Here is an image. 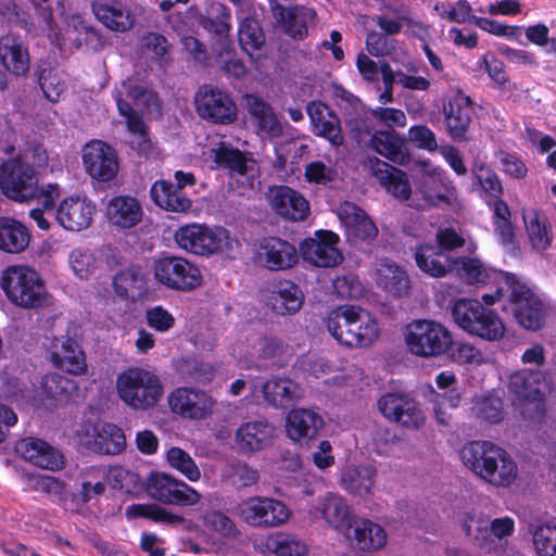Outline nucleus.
<instances>
[{"instance_id": "1", "label": "nucleus", "mask_w": 556, "mask_h": 556, "mask_svg": "<svg viewBox=\"0 0 556 556\" xmlns=\"http://www.w3.org/2000/svg\"><path fill=\"white\" fill-rule=\"evenodd\" d=\"M26 157H10L0 165L1 191L7 198L20 204H26L38 197L43 208H54L61 195L59 187L49 185L39 192L37 174Z\"/></svg>"}, {"instance_id": "2", "label": "nucleus", "mask_w": 556, "mask_h": 556, "mask_svg": "<svg viewBox=\"0 0 556 556\" xmlns=\"http://www.w3.org/2000/svg\"><path fill=\"white\" fill-rule=\"evenodd\" d=\"M124 96L131 99L132 103L138 109L149 114L160 113L161 105L159 98L155 92L138 85L132 78L124 80L122 86L116 88L113 92L118 112L126 118L128 131L135 136L131 146L139 152H146L150 147L146 125L131 105L124 99Z\"/></svg>"}, {"instance_id": "3", "label": "nucleus", "mask_w": 556, "mask_h": 556, "mask_svg": "<svg viewBox=\"0 0 556 556\" xmlns=\"http://www.w3.org/2000/svg\"><path fill=\"white\" fill-rule=\"evenodd\" d=\"M38 26L60 47L70 45L75 49L86 48L99 52L106 43L101 31L78 14L67 17L64 31L60 34L55 29L52 12L43 9L38 16Z\"/></svg>"}, {"instance_id": "4", "label": "nucleus", "mask_w": 556, "mask_h": 556, "mask_svg": "<svg viewBox=\"0 0 556 556\" xmlns=\"http://www.w3.org/2000/svg\"><path fill=\"white\" fill-rule=\"evenodd\" d=\"M453 320L464 331L486 341L504 337L505 325L498 314L477 300H457L451 311Z\"/></svg>"}, {"instance_id": "5", "label": "nucleus", "mask_w": 556, "mask_h": 556, "mask_svg": "<svg viewBox=\"0 0 556 556\" xmlns=\"http://www.w3.org/2000/svg\"><path fill=\"white\" fill-rule=\"evenodd\" d=\"M119 399L135 410H147L157 404L163 395L160 378L142 368H128L116 378Z\"/></svg>"}, {"instance_id": "6", "label": "nucleus", "mask_w": 556, "mask_h": 556, "mask_svg": "<svg viewBox=\"0 0 556 556\" xmlns=\"http://www.w3.org/2000/svg\"><path fill=\"white\" fill-rule=\"evenodd\" d=\"M0 285L8 299L20 307L38 308L47 301L48 292L43 280L28 266L8 267L3 270Z\"/></svg>"}, {"instance_id": "7", "label": "nucleus", "mask_w": 556, "mask_h": 556, "mask_svg": "<svg viewBox=\"0 0 556 556\" xmlns=\"http://www.w3.org/2000/svg\"><path fill=\"white\" fill-rule=\"evenodd\" d=\"M405 343L408 350L420 357H435L452 348L451 332L440 323L418 319L407 325Z\"/></svg>"}, {"instance_id": "8", "label": "nucleus", "mask_w": 556, "mask_h": 556, "mask_svg": "<svg viewBox=\"0 0 556 556\" xmlns=\"http://www.w3.org/2000/svg\"><path fill=\"white\" fill-rule=\"evenodd\" d=\"M504 283L507 286V299L510 311L517 323L528 330H538L544 323V306L542 301L514 274L504 273Z\"/></svg>"}, {"instance_id": "9", "label": "nucleus", "mask_w": 556, "mask_h": 556, "mask_svg": "<svg viewBox=\"0 0 556 556\" xmlns=\"http://www.w3.org/2000/svg\"><path fill=\"white\" fill-rule=\"evenodd\" d=\"M153 275L161 286L174 291L189 292L202 285L199 267L181 256L165 255L156 258Z\"/></svg>"}, {"instance_id": "10", "label": "nucleus", "mask_w": 556, "mask_h": 556, "mask_svg": "<svg viewBox=\"0 0 556 556\" xmlns=\"http://www.w3.org/2000/svg\"><path fill=\"white\" fill-rule=\"evenodd\" d=\"M377 407L387 420L405 430L417 431L426 424L419 402L406 393H386L379 397Z\"/></svg>"}, {"instance_id": "11", "label": "nucleus", "mask_w": 556, "mask_h": 556, "mask_svg": "<svg viewBox=\"0 0 556 556\" xmlns=\"http://www.w3.org/2000/svg\"><path fill=\"white\" fill-rule=\"evenodd\" d=\"M146 491L155 501L169 505L194 506L202 498L195 489L164 472H151Z\"/></svg>"}, {"instance_id": "12", "label": "nucleus", "mask_w": 556, "mask_h": 556, "mask_svg": "<svg viewBox=\"0 0 556 556\" xmlns=\"http://www.w3.org/2000/svg\"><path fill=\"white\" fill-rule=\"evenodd\" d=\"M227 239L224 228L212 229L199 224L182 226L175 233V241L180 249L202 256L218 252Z\"/></svg>"}, {"instance_id": "13", "label": "nucleus", "mask_w": 556, "mask_h": 556, "mask_svg": "<svg viewBox=\"0 0 556 556\" xmlns=\"http://www.w3.org/2000/svg\"><path fill=\"white\" fill-rule=\"evenodd\" d=\"M340 238L330 230H317L314 237L306 238L300 244V254L311 265L323 268L338 266L343 255L338 248Z\"/></svg>"}, {"instance_id": "14", "label": "nucleus", "mask_w": 556, "mask_h": 556, "mask_svg": "<svg viewBox=\"0 0 556 556\" xmlns=\"http://www.w3.org/2000/svg\"><path fill=\"white\" fill-rule=\"evenodd\" d=\"M195 108L202 118L216 124H230L237 117V106L230 96L210 85L198 90Z\"/></svg>"}, {"instance_id": "15", "label": "nucleus", "mask_w": 556, "mask_h": 556, "mask_svg": "<svg viewBox=\"0 0 556 556\" xmlns=\"http://www.w3.org/2000/svg\"><path fill=\"white\" fill-rule=\"evenodd\" d=\"M86 173L98 181H111L118 173L116 151L102 140H91L81 151Z\"/></svg>"}, {"instance_id": "16", "label": "nucleus", "mask_w": 556, "mask_h": 556, "mask_svg": "<svg viewBox=\"0 0 556 556\" xmlns=\"http://www.w3.org/2000/svg\"><path fill=\"white\" fill-rule=\"evenodd\" d=\"M238 513L253 527H278L289 519L287 506L269 497H251L239 505Z\"/></svg>"}, {"instance_id": "17", "label": "nucleus", "mask_w": 556, "mask_h": 556, "mask_svg": "<svg viewBox=\"0 0 556 556\" xmlns=\"http://www.w3.org/2000/svg\"><path fill=\"white\" fill-rule=\"evenodd\" d=\"M49 353L51 363L60 370L76 376L87 371L85 352L77 339L68 333L54 337Z\"/></svg>"}, {"instance_id": "18", "label": "nucleus", "mask_w": 556, "mask_h": 556, "mask_svg": "<svg viewBox=\"0 0 556 556\" xmlns=\"http://www.w3.org/2000/svg\"><path fill=\"white\" fill-rule=\"evenodd\" d=\"M173 413L189 419H203L210 415L215 401L206 392L194 388H177L168 396Z\"/></svg>"}, {"instance_id": "19", "label": "nucleus", "mask_w": 556, "mask_h": 556, "mask_svg": "<svg viewBox=\"0 0 556 556\" xmlns=\"http://www.w3.org/2000/svg\"><path fill=\"white\" fill-rule=\"evenodd\" d=\"M462 528L467 536L483 544L494 539L502 540L510 536L515 530V521L508 516L490 519L467 514L463 518Z\"/></svg>"}, {"instance_id": "20", "label": "nucleus", "mask_w": 556, "mask_h": 556, "mask_svg": "<svg viewBox=\"0 0 556 556\" xmlns=\"http://www.w3.org/2000/svg\"><path fill=\"white\" fill-rule=\"evenodd\" d=\"M91 10L99 23L114 33H127L136 23L134 10L122 0H93Z\"/></svg>"}, {"instance_id": "21", "label": "nucleus", "mask_w": 556, "mask_h": 556, "mask_svg": "<svg viewBox=\"0 0 556 556\" xmlns=\"http://www.w3.org/2000/svg\"><path fill=\"white\" fill-rule=\"evenodd\" d=\"M309 515L315 519H324L334 530L345 533L351 532L355 519L346 501L334 493L319 497L316 505L309 509Z\"/></svg>"}, {"instance_id": "22", "label": "nucleus", "mask_w": 556, "mask_h": 556, "mask_svg": "<svg viewBox=\"0 0 556 556\" xmlns=\"http://www.w3.org/2000/svg\"><path fill=\"white\" fill-rule=\"evenodd\" d=\"M258 258L269 270L292 268L299 261L295 247L287 240L268 237L261 241Z\"/></svg>"}, {"instance_id": "23", "label": "nucleus", "mask_w": 556, "mask_h": 556, "mask_svg": "<svg viewBox=\"0 0 556 556\" xmlns=\"http://www.w3.org/2000/svg\"><path fill=\"white\" fill-rule=\"evenodd\" d=\"M276 428L267 420H254L242 424L235 434L236 443L243 453H253L271 445Z\"/></svg>"}, {"instance_id": "24", "label": "nucleus", "mask_w": 556, "mask_h": 556, "mask_svg": "<svg viewBox=\"0 0 556 556\" xmlns=\"http://www.w3.org/2000/svg\"><path fill=\"white\" fill-rule=\"evenodd\" d=\"M15 451L24 459L37 467L56 470L63 465L62 454L48 442L38 438H24L15 445Z\"/></svg>"}, {"instance_id": "25", "label": "nucleus", "mask_w": 556, "mask_h": 556, "mask_svg": "<svg viewBox=\"0 0 556 556\" xmlns=\"http://www.w3.org/2000/svg\"><path fill=\"white\" fill-rule=\"evenodd\" d=\"M323 427V417L309 408H293L286 418L287 435L294 442L314 440Z\"/></svg>"}, {"instance_id": "26", "label": "nucleus", "mask_w": 556, "mask_h": 556, "mask_svg": "<svg viewBox=\"0 0 556 556\" xmlns=\"http://www.w3.org/2000/svg\"><path fill=\"white\" fill-rule=\"evenodd\" d=\"M446 131L454 140L465 138L471 122L472 106L469 97L456 93L443 105Z\"/></svg>"}, {"instance_id": "27", "label": "nucleus", "mask_w": 556, "mask_h": 556, "mask_svg": "<svg viewBox=\"0 0 556 556\" xmlns=\"http://www.w3.org/2000/svg\"><path fill=\"white\" fill-rule=\"evenodd\" d=\"M245 105L249 114L255 123L257 135L262 139L273 140L282 135L283 125L273 108L262 98L248 94Z\"/></svg>"}, {"instance_id": "28", "label": "nucleus", "mask_w": 556, "mask_h": 556, "mask_svg": "<svg viewBox=\"0 0 556 556\" xmlns=\"http://www.w3.org/2000/svg\"><path fill=\"white\" fill-rule=\"evenodd\" d=\"M273 14L285 33L294 39L304 38L307 35V27L316 18V13L313 9L302 5L286 8L277 3L273 7Z\"/></svg>"}, {"instance_id": "29", "label": "nucleus", "mask_w": 556, "mask_h": 556, "mask_svg": "<svg viewBox=\"0 0 556 556\" xmlns=\"http://www.w3.org/2000/svg\"><path fill=\"white\" fill-rule=\"evenodd\" d=\"M344 345L349 348H367L379 337L376 319L365 309L354 306L351 325H345Z\"/></svg>"}, {"instance_id": "30", "label": "nucleus", "mask_w": 556, "mask_h": 556, "mask_svg": "<svg viewBox=\"0 0 556 556\" xmlns=\"http://www.w3.org/2000/svg\"><path fill=\"white\" fill-rule=\"evenodd\" d=\"M306 111L316 136L327 139L334 147L343 143L340 119L326 104L314 101L308 103Z\"/></svg>"}, {"instance_id": "31", "label": "nucleus", "mask_w": 556, "mask_h": 556, "mask_svg": "<svg viewBox=\"0 0 556 556\" xmlns=\"http://www.w3.org/2000/svg\"><path fill=\"white\" fill-rule=\"evenodd\" d=\"M500 446L490 441H471L463 446L459 455L463 464L484 480Z\"/></svg>"}, {"instance_id": "32", "label": "nucleus", "mask_w": 556, "mask_h": 556, "mask_svg": "<svg viewBox=\"0 0 556 556\" xmlns=\"http://www.w3.org/2000/svg\"><path fill=\"white\" fill-rule=\"evenodd\" d=\"M0 62L14 76H23L28 72L29 53L20 37L7 35L0 38Z\"/></svg>"}, {"instance_id": "33", "label": "nucleus", "mask_w": 556, "mask_h": 556, "mask_svg": "<svg viewBox=\"0 0 556 556\" xmlns=\"http://www.w3.org/2000/svg\"><path fill=\"white\" fill-rule=\"evenodd\" d=\"M370 168L372 175L389 193L402 200L410 197L409 180L403 170L379 159L370 160Z\"/></svg>"}, {"instance_id": "34", "label": "nucleus", "mask_w": 556, "mask_h": 556, "mask_svg": "<svg viewBox=\"0 0 556 556\" xmlns=\"http://www.w3.org/2000/svg\"><path fill=\"white\" fill-rule=\"evenodd\" d=\"M376 283L393 296H402L408 292L407 273L390 260H381L375 274Z\"/></svg>"}, {"instance_id": "35", "label": "nucleus", "mask_w": 556, "mask_h": 556, "mask_svg": "<svg viewBox=\"0 0 556 556\" xmlns=\"http://www.w3.org/2000/svg\"><path fill=\"white\" fill-rule=\"evenodd\" d=\"M371 148L391 162L405 165L409 154L405 148L404 139L394 130H378L370 140Z\"/></svg>"}, {"instance_id": "36", "label": "nucleus", "mask_w": 556, "mask_h": 556, "mask_svg": "<svg viewBox=\"0 0 556 556\" xmlns=\"http://www.w3.org/2000/svg\"><path fill=\"white\" fill-rule=\"evenodd\" d=\"M303 302L302 290L291 281L279 282L269 298L273 311L279 315L295 314L302 307Z\"/></svg>"}, {"instance_id": "37", "label": "nucleus", "mask_w": 556, "mask_h": 556, "mask_svg": "<svg viewBox=\"0 0 556 556\" xmlns=\"http://www.w3.org/2000/svg\"><path fill=\"white\" fill-rule=\"evenodd\" d=\"M265 401L273 407L286 408L300 397L298 383L287 378L268 379L262 388Z\"/></svg>"}, {"instance_id": "38", "label": "nucleus", "mask_w": 556, "mask_h": 556, "mask_svg": "<svg viewBox=\"0 0 556 556\" xmlns=\"http://www.w3.org/2000/svg\"><path fill=\"white\" fill-rule=\"evenodd\" d=\"M30 241L27 227L11 218H0V250L7 253L24 251Z\"/></svg>"}, {"instance_id": "39", "label": "nucleus", "mask_w": 556, "mask_h": 556, "mask_svg": "<svg viewBox=\"0 0 556 556\" xmlns=\"http://www.w3.org/2000/svg\"><path fill=\"white\" fill-rule=\"evenodd\" d=\"M351 530L356 546L362 551H376L386 544L384 530L368 519H354ZM346 536L352 538L350 532H346Z\"/></svg>"}, {"instance_id": "40", "label": "nucleus", "mask_w": 556, "mask_h": 556, "mask_svg": "<svg viewBox=\"0 0 556 556\" xmlns=\"http://www.w3.org/2000/svg\"><path fill=\"white\" fill-rule=\"evenodd\" d=\"M115 292L125 300H137L147 292L146 275L139 266L117 273L113 281Z\"/></svg>"}, {"instance_id": "41", "label": "nucleus", "mask_w": 556, "mask_h": 556, "mask_svg": "<svg viewBox=\"0 0 556 556\" xmlns=\"http://www.w3.org/2000/svg\"><path fill=\"white\" fill-rule=\"evenodd\" d=\"M376 469L369 465L349 466L342 470L341 486L355 495L368 494L375 485Z\"/></svg>"}, {"instance_id": "42", "label": "nucleus", "mask_w": 556, "mask_h": 556, "mask_svg": "<svg viewBox=\"0 0 556 556\" xmlns=\"http://www.w3.org/2000/svg\"><path fill=\"white\" fill-rule=\"evenodd\" d=\"M488 473L489 476L484 478L485 482L497 488H508L517 479L518 467L513 457L500 447Z\"/></svg>"}, {"instance_id": "43", "label": "nucleus", "mask_w": 556, "mask_h": 556, "mask_svg": "<svg viewBox=\"0 0 556 556\" xmlns=\"http://www.w3.org/2000/svg\"><path fill=\"white\" fill-rule=\"evenodd\" d=\"M150 195L159 208H190L192 204L184 190L176 189L166 180L155 181L150 189Z\"/></svg>"}, {"instance_id": "44", "label": "nucleus", "mask_w": 556, "mask_h": 556, "mask_svg": "<svg viewBox=\"0 0 556 556\" xmlns=\"http://www.w3.org/2000/svg\"><path fill=\"white\" fill-rule=\"evenodd\" d=\"M472 174L484 193L490 198V205L493 204L494 208H508V205L502 200L503 186L501 179L488 164L476 161L472 165Z\"/></svg>"}, {"instance_id": "45", "label": "nucleus", "mask_w": 556, "mask_h": 556, "mask_svg": "<svg viewBox=\"0 0 556 556\" xmlns=\"http://www.w3.org/2000/svg\"><path fill=\"white\" fill-rule=\"evenodd\" d=\"M255 15L256 9L250 12L245 11L243 15L238 14V18L241 20L238 29L239 43L249 55H253L260 50L265 41L264 33L255 20Z\"/></svg>"}, {"instance_id": "46", "label": "nucleus", "mask_w": 556, "mask_h": 556, "mask_svg": "<svg viewBox=\"0 0 556 556\" xmlns=\"http://www.w3.org/2000/svg\"><path fill=\"white\" fill-rule=\"evenodd\" d=\"M543 375L539 370L522 369L514 372L509 378V390L519 399L536 401L540 397V384Z\"/></svg>"}, {"instance_id": "47", "label": "nucleus", "mask_w": 556, "mask_h": 556, "mask_svg": "<svg viewBox=\"0 0 556 556\" xmlns=\"http://www.w3.org/2000/svg\"><path fill=\"white\" fill-rule=\"evenodd\" d=\"M522 219L530 243L536 251H544L551 245V227L545 216L539 211H523Z\"/></svg>"}, {"instance_id": "48", "label": "nucleus", "mask_w": 556, "mask_h": 556, "mask_svg": "<svg viewBox=\"0 0 556 556\" xmlns=\"http://www.w3.org/2000/svg\"><path fill=\"white\" fill-rule=\"evenodd\" d=\"M126 445L123 430L113 424H99L94 427V447L102 454L115 455Z\"/></svg>"}, {"instance_id": "49", "label": "nucleus", "mask_w": 556, "mask_h": 556, "mask_svg": "<svg viewBox=\"0 0 556 556\" xmlns=\"http://www.w3.org/2000/svg\"><path fill=\"white\" fill-rule=\"evenodd\" d=\"M127 518H147L170 527L184 526L186 519L181 515L173 514L156 504H132L126 508Z\"/></svg>"}, {"instance_id": "50", "label": "nucleus", "mask_w": 556, "mask_h": 556, "mask_svg": "<svg viewBox=\"0 0 556 556\" xmlns=\"http://www.w3.org/2000/svg\"><path fill=\"white\" fill-rule=\"evenodd\" d=\"M338 217L344 224L349 236L368 240L374 239L378 233L375 223L366 211H338Z\"/></svg>"}, {"instance_id": "51", "label": "nucleus", "mask_w": 556, "mask_h": 556, "mask_svg": "<svg viewBox=\"0 0 556 556\" xmlns=\"http://www.w3.org/2000/svg\"><path fill=\"white\" fill-rule=\"evenodd\" d=\"M432 11L441 18L448 23L471 24L473 18V10L469 1H435Z\"/></svg>"}, {"instance_id": "52", "label": "nucleus", "mask_w": 556, "mask_h": 556, "mask_svg": "<svg viewBox=\"0 0 556 556\" xmlns=\"http://www.w3.org/2000/svg\"><path fill=\"white\" fill-rule=\"evenodd\" d=\"M266 197L273 208H308L306 199L288 186H274L268 189Z\"/></svg>"}, {"instance_id": "53", "label": "nucleus", "mask_w": 556, "mask_h": 556, "mask_svg": "<svg viewBox=\"0 0 556 556\" xmlns=\"http://www.w3.org/2000/svg\"><path fill=\"white\" fill-rule=\"evenodd\" d=\"M441 256V254H435L433 249L429 247H420L415 253L418 267L433 277H443L454 269V262H450L447 258L445 262H442L440 260Z\"/></svg>"}, {"instance_id": "54", "label": "nucleus", "mask_w": 556, "mask_h": 556, "mask_svg": "<svg viewBox=\"0 0 556 556\" xmlns=\"http://www.w3.org/2000/svg\"><path fill=\"white\" fill-rule=\"evenodd\" d=\"M533 547L539 556H553L556 552V526L548 522L530 526Z\"/></svg>"}, {"instance_id": "55", "label": "nucleus", "mask_w": 556, "mask_h": 556, "mask_svg": "<svg viewBox=\"0 0 556 556\" xmlns=\"http://www.w3.org/2000/svg\"><path fill=\"white\" fill-rule=\"evenodd\" d=\"M168 465L186 477L190 482H197L201 478V470L191 455L185 450L173 446L166 453Z\"/></svg>"}, {"instance_id": "56", "label": "nucleus", "mask_w": 556, "mask_h": 556, "mask_svg": "<svg viewBox=\"0 0 556 556\" xmlns=\"http://www.w3.org/2000/svg\"><path fill=\"white\" fill-rule=\"evenodd\" d=\"M267 547L278 556H304L307 553L304 542L283 533L268 538Z\"/></svg>"}, {"instance_id": "57", "label": "nucleus", "mask_w": 556, "mask_h": 556, "mask_svg": "<svg viewBox=\"0 0 556 556\" xmlns=\"http://www.w3.org/2000/svg\"><path fill=\"white\" fill-rule=\"evenodd\" d=\"M214 161L225 168H229L232 172L238 174H245L248 172L249 165L248 160L243 153H241L238 149H232L226 147L225 144H220L216 149L213 150Z\"/></svg>"}, {"instance_id": "58", "label": "nucleus", "mask_w": 556, "mask_h": 556, "mask_svg": "<svg viewBox=\"0 0 556 556\" xmlns=\"http://www.w3.org/2000/svg\"><path fill=\"white\" fill-rule=\"evenodd\" d=\"M353 311L354 306H340L330 312L325 320L329 333L342 345H344L343 338L348 331L345 325H351Z\"/></svg>"}, {"instance_id": "59", "label": "nucleus", "mask_w": 556, "mask_h": 556, "mask_svg": "<svg viewBox=\"0 0 556 556\" xmlns=\"http://www.w3.org/2000/svg\"><path fill=\"white\" fill-rule=\"evenodd\" d=\"M224 473L228 481L236 488L250 486L258 480L257 470L240 460L228 463Z\"/></svg>"}, {"instance_id": "60", "label": "nucleus", "mask_w": 556, "mask_h": 556, "mask_svg": "<svg viewBox=\"0 0 556 556\" xmlns=\"http://www.w3.org/2000/svg\"><path fill=\"white\" fill-rule=\"evenodd\" d=\"M472 412L478 418L496 424L503 419V403L498 397L483 396L476 400Z\"/></svg>"}, {"instance_id": "61", "label": "nucleus", "mask_w": 556, "mask_h": 556, "mask_svg": "<svg viewBox=\"0 0 556 556\" xmlns=\"http://www.w3.org/2000/svg\"><path fill=\"white\" fill-rule=\"evenodd\" d=\"M493 222L495 233L498 236L502 244L508 249L516 247L515 225L511 211H494Z\"/></svg>"}, {"instance_id": "62", "label": "nucleus", "mask_w": 556, "mask_h": 556, "mask_svg": "<svg viewBox=\"0 0 556 556\" xmlns=\"http://www.w3.org/2000/svg\"><path fill=\"white\" fill-rule=\"evenodd\" d=\"M469 283H483L489 278L483 264L476 258L463 257L454 261V269Z\"/></svg>"}, {"instance_id": "63", "label": "nucleus", "mask_w": 556, "mask_h": 556, "mask_svg": "<svg viewBox=\"0 0 556 556\" xmlns=\"http://www.w3.org/2000/svg\"><path fill=\"white\" fill-rule=\"evenodd\" d=\"M70 265L79 278H87L96 268V258L89 249L76 248L70 254Z\"/></svg>"}, {"instance_id": "64", "label": "nucleus", "mask_w": 556, "mask_h": 556, "mask_svg": "<svg viewBox=\"0 0 556 556\" xmlns=\"http://www.w3.org/2000/svg\"><path fill=\"white\" fill-rule=\"evenodd\" d=\"M55 220L66 230L80 231L90 225L91 211H56Z\"/></svg>"}]
</instances>
